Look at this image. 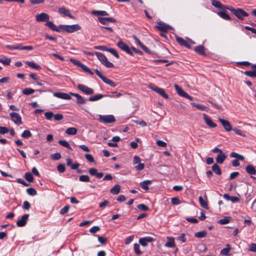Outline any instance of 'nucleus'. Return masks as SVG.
<instances>
[{
  "label": "nucleus",
  "instance_id": "4468645a",
  "mask_svg": "<svg viewBox=\"0 0 256 256\" xmlns=\"http://www.w3.org/2000/svg\"><path fill=\"white\" fill-rule=\"evenodd\" d=\"M156 28L160 31L166 32L170 28V26L165 23L160 22H158V25L156 26Z\"/></svg>",
  "mask_w": 256,
  "mask_h": 256
},
{
  "label": "nucleus",
  "instance_id": "f257e3e1",
  "mask_svg": "<svg viewBox=\"0 0 256 256\" xmlns=\"http://www.w3.org/2000/svg\"><path fill=\"white\" fill-rule=\"evenodd\" d=\"M92 54L96 55L101 63L106 68H111L114 67V64L108 61L106 57L102 53L96 52Z\"/></svg>",
  "mask_w": 256,
  "mask_h": 256
},
{
  "label": "nucleus",
  "instance_id": "f8f14e48",
  "mask_svg": "<svg viewBox=\"0 0 256 256\" xmlns=\"http://www.w3.org/2000/svg\"><path fill=\"white\" fill-rule=\"evenodd\" d=\"M118 46L123 50L124 51L126 52V53L130 54H132V53L130 48V47L128 46V44H125L124 42H123L122 40L119 41L117 44Z\"/></svg>",
  "mask_w": 256,
  "mask_h": 256
},
{
  "label": "nucleus",
  "instance_id": "6e6552de",
  "mask_svg": "<svg viewBox=\"0 0 256 256\" xmlns=\"http://www.w3.org/2000/svg\"><path fill=\"white\" fill-rule=\"evenodd\" d=\"M78 88L82 92L86 95H90L94 93V90L92 88H90L85 85L82 84H78Z\"/></svg>",
  "mask_w": 256,
  "mask_h": 256
},
{
  "label": "nucleus",
  "instance_id": "423d86ee",
  "mask_svg": "<svg viewBox=\"0 0 256 256\" xmlns=\"http://www.w3.org/2000/svg\"><path fill=\"white\" fill-rule=\"evenodd\" d=\"M6 47L10 50H32L34 49V47L32 46H22L20 44L16 45H6Z\"/></svg>",
  "mask_w": 256,
  "mask_h": 256
},
{
  "label": "nucleus",
  "instance_id": "13d9d810",
  "mask_svg": "<svg viewBox=\"0 0 256 256\" xmlns=\"http://www.w3.org/2000/svg\"><path fill=\"white\" fill-rule=\"evenodd\" d=\"M230 222V219L228 217H225L224 218L220 219L218 221V223L221 224H227Z\"/></svg>",
  "mask_w": 256,
  "mask_h": 256
},
{
  "label": "nucleus",
  "instance_id": "052dcab7",
  "mask_svg": "<svg viewBox=\"0 0 256 256\" xmlns=\"http://www.w3.org/2000/svg\"><path fill=\"white\" fill-rule=\"evenodd\" d=\"M100 230V228L98 226H94L92 228H91L89 232L92 234H95L98 231H99Z\"/></svg>",
  "mask_w": 256,
  "mask_h": 256
},
{
  "label": "nucleus",
  "instance_id": "864d4df0",
  "mask_svg": "<svg viewBox=\"0 0 256 256\" xmlns=\"http://www.w3.org/2000/svg\"><path fill=\"white\" fill-rule=\"evenodd\" d=\"M137 208L138 210L143 211H146L148 210L149 209L148 207L147 206L143 204L138 205Z\"/></svg>",
  "mask_w": 256,
  "mask_h": 256
},
{
  "label": "nucleus",
  "instance_id": "a18cd8bd",
  "mask_svg": "<svg viewBox=\"0 0 256 256\" xmlns=\"http://www.w3.org/2000/svg\"><path fill=\"white\" fill-rule=\"evenodd\" d=\"M10 59L8 58H0V62L5 66H9L10 62Z\"/></svg>",
  "mask_w": 256,
  "mask_h": 256
},
{
  "label": "nucleus",
  "instance_id": "0eeeda50",
  "mask_svg": "<svg viewBox=\"0 0 256 256\" xmlns=\"http://www.w3.org/2000/svg\"><path fill=\"white\" fill-rule=\"evenodd\" d=\"M12 120L16 125L19 126L22 124V118L21 116L17 112H12L10 114Z\"/></svg>",
  "mask_w": 256,
  "mask_h": 256
},
{
  "label": "nucleus",
  "instance_id": "58836bf2",
  "mask_svg": "<svg viewBox=\"0 0 256 256\" xmlns=\"http://www.w3.org/2000/svg\"><path fill=\"white\" fill-rule=\"evenodd\" d=\"M78 132V130L75 128H69L66 130V133L68 135H74Z\"/></svg>",
  "mask_w": 256,
  "mask_h": 256
},
{
  "label": "nucleus",
  "instance_id": "4be33fe9",
  "mask_svg": "<svg viewBox=\"0 0 256 256\" xmlns=\"http://www.w3.org/2000/svg\"><path fill=\"white\" fill-rule=\"evenodd\" d=\"M154 91L160 94L164 98L166 99L168 98V96L167 94L164 90L162 88H158V87H154V88H152Z\"/></svg>",
  "mask_w": 256,
  "mask_h": 256
},
{
  "label": "nucleus",
  "instance_id": "ddd939ff",
  "mask_svg": "<svg viewBox=\"0 0 256 256\" xmlns=\"http://www.w3.org/2000/svg\"><path fill=\"white\" fill-rule=\"evenodd\" d=\"M218 120L220 122L224 129L227 132H230L232 130V126L230 122L226 120H224L220 118H218Z\"/></svg>",
  "mask_w": 256,
  "mask_h": 256
},
{
  "label": "nucleus",
  "instance_id": "1a4fd4ad",
  "mask_svg": "<svg viewBox=\"0 0 256 256\" xmlns=\"http://www.w3.org/2000/svg\"><path fill=\"white\" fill-rule=\"evenodd\" d=\"M50 20V16L45 12H42L36 16V20L37 22H46Z\"/></svg>",
  "mask_w": 256,
  "mask_h": 256
},
{
  "label": "nucleus",
  "instance_id": "e2e57ef3",
  "mask_svg": "<svg viewBox=\"0 0 256 256\" xmlns=\"http://www.w3.org/2000/svg\"><path fill=\"white\" fill-rule=\"evenodd\" d=\"M134 236H130L127 237L124 240V244L126 245L129 244L134 240Z\"/></svg>",
  "mask_w": 256,
  "mask_h": 256
},
{
  "label": "nucleus",
  "instance_id": "69168bd1",
  "mask_svg": "<svg viewBox=\"0 0 256 256\" xmlns=\"http://www.w3.org/2000/svg\"><path fill=\"white\" fill-rule=\"evenodd\" d=\"M85 158L86 160L90 162H94V160L93 156L90 154H86L85 155Z\"/></svg>",
  "mask_w": 256,
  "mask_h": 256
},
{
  "label": "nucleus",
  "instance_id": "a878e982",
  "mask_svg": "<svg viewBox=\"0 0 256 256\" xmlns=\"http://www.w3.org/2000/svg\"><path fill=\"white\" fill-rule=\"evenodd\" d=\"M226 158V154L223 152L220 154H218L216 160L218 164H222L224 162V160Z\"/></svg>",
  "mask_w": 256,
  "mask_h": 256
},
{
  "label": "nucleus",
  "instance_id": "aec40b11",
  "mask_svg": "<svg viewBox=\"0 0 256 256\" xmlns=\"http://www.w3.org/2000/svg\"><path fill=\"white\" fill-rule=\"evenodd\" d=\"M44 26H48V28H50L51 30L53 31L60 32V28L59 27L58 28L57 26L55 24H54V22L52 21H49L48 20L47 22H46Z\"/></svg>",
  "mask_w": 256,
  "mask_h": 256
},
{
  "label": "nucleus",
  "instance_id": "5701e85b",
  "mask_svg": "<svg viewBox=\"0 0 256 256\" xmlns=\"http://www.w3.org/2000/svg\"><path fill=\"white\" fill-rule=\"evenodd\" d=\"M166 238L168 240V242L165 244L164 246L167 248H174L176 246L174 238L172 236H167Z\"/></svg>",
  "mask_w": 256,
  "mask_h": 256
},
{
  "label": "nucleus",
  "instance_id": "5fc2aeb1",
  "mask_svg": "<svg viewBox=\"0 0 256 256\" xmlns=\"http://www.w3.org/2000/svg\"><path fill=\"white\" fill-rule=\"evenodd\" d=\"M140 139L138 138H136L135 141L132 142L130 143V146L132 148H136L138 146V142H140Z\"/></svg>",
  "mask_w": 256,
  "mask_h": 256
},
{
  "label": "nucleus",
  "instance_id": "f03ea898",
  "mask_svg": "<svg viewBox=\"0 0 256 256\" xmlns=\"http://www.w3.org/2000/svg\"><path fill=\"white\" fill-rule=\"evenodd\" d=\"M59 28L63 31L68 33L74 32L81 29V26L78 24H74L72 25L61 24Z\"/></svg>",
  "mask_w": 256,
  "mask_h": 256
},
{
  "label": "nucleus",
  "instance_id": "c03bdc74",
  "mask_svg": "<svg viewBox=\"0 0 256 256\" xmlns=\"http://www.w3.org/2000/svg\"><path fill=\"white\" fill-rule=\"evenodd\" d=\"M35 92L32 88H25L22 90V94L24 95L28 96L32 94Z\"/></svg>",
  "mask_w": 256,
  "mask_h": 256
},
{
  "label": "nucleus",
  "instance_id": "79ce46f5",
  "mask_svg": "<svg viewBox=\"0 0 256 256\" xmlns=\"http://www.w3.org/2000/svg\"><path fill=\"white\" fill-rule=\"evenodd\" d=\"M230 156L232 158H237L238 160H244V156L242 155H240L236 152H232L230 154Z\"/></svg>",
  "mask_w": 256,
  "mask_h": 256
},
{
  "label": "nucleus",
  "instance_id": "f704fd0d",
  "mask_svg": "<svg viewBox=\"0 0 256 256\" xmlns=\"http://www.w3.org/2000/svg\"><path fill=\"white\" fill-rule=\"evenodd\" d=\"M174 88L178 95L182 97H184L186 94V92L183 90L178 84H174Z\"/></svg>",
  "mask_w": 256,
  "mask_h": 256
},
{
  "label": "nucleus",
  "instance_id": "393cba45",
  "mask_svg": "<svg viewBox=\"0 0 256 256\" xmlns=\"http://www.w3.org/2000/svg\"><path fill=\"white\" fill-rule=\"evenodd\" d=\"M177 42L181 46H184L185 47L190 48L191 46L188 42L186 41L184 38L180 37L176 38Z\"/></svg>",
  "mask_w": 256,
  "mask_h": 256
},
{
  "label": "nucleus",
  "instance_id": "72a5a7b5",
  "mask_svg": "<svg viewBox=\"0 0 256 256\" xmlns=\"http://www.w3.org/2000/svg\"><path fill=\"white\" fill-rule=\"evenodd\" d=\"M120 190V186L119 184H116L110 190V193L114 194H118Z\"/></svg>",
  "mask_w": 256,
  "mask_h": 256
},
{
  "label": "nucleus",
  "instance_id": "7ed1b4c3",
  "mask_svg": "<svg viewBox=\"0 0 256 256\" xmlns=\"http://www.w3.org/2000/svg\"><path fill=\"white\" fill-rule=\"evenodd\" d=\"M98 120L100 122L104 124L114 123L116 119L113 115H99Z\"/></svg>",
  "mask_w": 256,
  "mask_h": 256
},
{
  "label": "nucleus",
  "instance_id": "39448f33",
  "mask_svg": "<svg viewBox=\"0 0 256 256\" xmlns=\"http://www.w3.org/2000/svg\"><path fill=\"white\" fill-rule=\"evenodd\" d=\"M96 75L106 84L112 87H115L116 84L110 79L104 76L100 71L98 69L95 70Z\"/></svg>",
  "mask_w": 256,
  "mask_h": 256
},
{
  "label": "nucleus",
  "instance_id": "2eb2a0df",
  "mask_svg": "<svg viewBox=\"0 0 256 256\" xmlns=\"http://www.w3.org/2000/svg\"><path fill=\"white\" fill-rule=\"evenodd\" d=\"M98 20L102 24L104 25H106L108 22L115 23L116 22L114 18L108 17H98Z\"/></svg>",
  "mask_w": 256,
  "mask_h": 256
},
{
  "label": "nucleus",
  "instance_id": "338daca9",
  "mask_svg": "<svg viewBox=\"0 0 256 256\" xmlns=\"http://www.w3.org/2000/svg\"><path fill=\"white\" fill-rule=\"evenodd\" d=\"M53 118L56 121H60L63 118V116L62 114H56L54 115Z\"/></svg>",
  "mask_w": 256,
  "mask_h": 256
},
{
  "label": "nucleus",
  "instance_id": "6ab92c4d",
  "mask_svg": "<svg viewBox=\"0 0 256 256\" xmlns=\"http://www.w3.org/2000/svg\"><path fill=\"white\" fill-rule=\"evenodd\" d=\"M70 94L76 98V102L78 104H84L86 103V100L80 95L73 92H70Z\"/></svg>",
  "mask_w": 256,
  "mask_h": 256
},
{
  "label": "nucleus",
  "instance_id": "473e14b6",
  "mask_svg": "<svg viewBox=\"0 0 256 256\" xmlns=\"http://www.w3.org/2000/svg\"><path fill=\"white\" fill-rule=\"evenodd\" d=\"M194 51L201 54V55H205L206 54V50L205 48L202 46H196L194 49Z\"/></svg>",
  "mask_w": 256,
  "mask_h": 256
},
{
  "label": "nucleus",
  "instance_id": "c756f323",
  "mask_svg": "<svg viewBox=\"0 0 256 256\" xmlns=\"http://www.w3.org/2000/svg\"><path fill=\"white\" fill-rule=\"evenodd\" d=\"M216 14L225 20H231L230 16L226 12L225 10L218 12H216Z\"/></svg>",
  "mask_w": 256,
  "mask_h": 256
},
{
  "label": "nucleus",
  "instance_id": "09e8293b",
  "mask_svg": "<svg viewBox=\"0 0 256 256\" xmlns=\"http://www.w3.org/2000/svg\"><path fill=\"white\" fill-rule=\"evenodd\" d=\"M108 52H110V54H112L117 58H119L120 56H119L118 52L115 49H114L113 48H108Z\"/></svg>",
  "mask_w": 256,
  "mask_h": 256
},
{
  "label": "nucleus",
  "instance_id": "bf43d9fd",
  "mask_svg": "<svg viewBox=\"0 0 256 256\" xmlns=\"http://www.w3.org/2000/svg\"><path fill=\"white\" fill-rule=\"evenodd\" d=\"M50 157L53 160H58L61 158V154L58 152H56L52 154Z\"/></svg>",
  "mask_w": 256,
  "mask_h": 256
},
{
  "label": "nucleus",
  "instance_id": "a19ab883",
  "mask_svg": "<svg viewBox=\"0 0 256 256\" xmlns=\"http://www.w3.org/2000/svg\"><path fill=\"white\" fill-rule=\"evenodd\" d=\"M58 143L60 144L62 146L66 148L72 150V148L71 146H70V144L65 140H59Z\"/></svg>",
  "mask_w": 256,
  "mask_h": 256
},
{
  "label": "nucleus",
  "instance_id": "a211bd4d",
  "mask_svg": "<svg viewBox=\"0 0 256 256\" xmlns=\"http://www.w3.org/2000/svg\"><path fill=\"white\" fill-rule=\"evenodd\" d=\"M70 95V94H68L66 93L60 92H57L54 93V96L58 98H62V99H64V100H67L71 99V96Z\"/></svg>",
  "mask_w": 256,
  "mask_h": 256
},
{
  "label": "nucleus",
  "instance_id": "9d476101",
  "mask_svg": "<svg viewBox=\"0 0 256 256\" xmlns=\"http://www.w3.org/2000/svg\"><path fill=\"white\" fill-rule=\"evenodd\" d=\"M233 14L240 20H243L244 17L248 16V14L246 12L240 8H237Z\"/></svg>",
  "mask_w": 256,
  "mask_h": 256
},
{
  "label": "nucleus",
  "instance_id": "7c9ffc66",
  "mask_svg": "<svg viewBox=\"0 0 256 256\" xmlns=\"http://www.w3.org/2000/svg\"><path fill=\"white\" fill-rule=\"evenodd\" d=\"M26 63L28 66L36 70H39L42 69V67L40 65L37 64L33 61H27Z\"/></svg>",
  "mask_w": 256,
  "mask_h": 256
},
{
  "label": "nucleus",
  "instance_id": "c9c22d12",
  "mask_svg": "<svg viewBox=\"0 0 256 256\" xmlns=\"http://www.w3.org/2000/svg\"><path fill=\"white\" fill-rule=\"evenodd\" d=\"M92 14L95 16H106L108 15V14L104 10H94L92 12Z\"/></svg>",
  "mask_w": 256,
  "mask_h": 256
},
{
  "label": "nucleus",
  "instance_id": "37998d69",
  "mask_svg": "<svg viewBox=\"0 0 256 256\" xmlns=\"http://www.w3.org/2000/svg\"><path fill=\"white\" fill-rule=\"evenodd\" d=\"M198 200L202 206L206 209L208 208V205L206 201L205 200L202 196H200L199 197Z\"/></svg>",
  "mask_w": 256,
  "mask_h": 256
},
{
  "label": "nucleus",
  "instance_id": "dca6fc26",
  "mask_svg": "<svg viewBox=\"0 0 256 256\" xmlns=\"http://www.w3.org/2000/svg\"><path fill=\"white\" fill-rule=\"evenodd\" d=\"M28 217V214H24L21 218L16 222V225L19 227L24 226L26 224Z\"/></svg>",
  "mask_w": 256,
  "mask_h": 256
},
{
  "label": "nucleus",
  "instance_id": "603ef678",
  "mask_svg": "<svg viewBox=\"0 0 256 256\" xmlns=\"http://www.w3.org/2000/svg\"><path fill=\"white\" fill-rule=\"evenodd\" d=\"M206 235V231H201L196 232L194 234V236L198 238H204Z\"/></svg>",
  "mask_w": 256,
  "mask_h": 256
},
{
  "label": "nucleus",
  "instance_id": "ea45409f",
  "mask_svg": "<svg viewBox=\"0 0 256 256\" xmlns=\"http://www.w3.org/2000/svg\"><path fill=\"white\" fill-rule=\"evenodd\" d=\"M212 170L213 172L218 175H220L222 174L220 166L215 164L212 166Z\"/></svg>",
  "mask_w": 256,
  "mask_h": 256
},
{
  "label": "nucleus",
  "instance_id": "20e7f679",
  "mask_svg": "<svg viewBox=\"0 0 256 256\" xmlns=\"http://www.w3.org/2000/svg\"><path fill=\"white\" fill-rule=\"evenodd\" d=\"M70 60L74 65L80 67L84 72L88 73L90 75L94 74V72L88 66L82 64L80 60L72 58H71Z\"/></svg>",
  "mask_w": 256,
  "mask_h": 256
},
{
  "label": "nucleus",
  "instance_id": "e433bc0d",
  "mask_svg": "<svg viewBox=\"0 0 256 256\" xmlns=\"http://www.w3.org/2000/svg\"><path fill=\"white\" fill-rule=\"evenodd\" d=\"M104 97V95H103L102 94H98L90 96L88 98V100L91 101V102L96 101V100H98L103 98Z\"/></svg>",
  "mask_w": 256,
  "mask_h": 256
},
{
  "label": "nucleus",
  "instance_id": "9b49d317",
  "mask_svg": "<svg viewBox=\"0 0 256 256\" xmlns=\"http://www.w3.org/2000/svg\"><path fill=\"white\" fill-rule=\"evenodd\" d=\"M202 116L204 122L208 127L210 128L216 127V124L213 122L211 118L208 115L204 114H202Z\"/></svg>",
  "mask_w": 256,
  "mask_h": 256
},
{
  "label": "nucleus",
  "instance_id": "f3484780",
  "mask_svg": "<svg viewBox=\"0 0 256 256\" xmlns=\"http://www.w3.org/2000/svg\"><path fill=\"white\" fill-rule=\"evenodd\" d=\"M66 165L70 167L72 170H76L79 168L80 164L78 162L73 163L72 159L67 158L66 159Z\"/></svg>",
  "mask_w": 256,
  "mask_h": 256
},
{
  "label": "nucleus",
  "instance_id": "4c0bfd02",
  "mask_svg": "<svg viewBox=\"0 0 256 256\" xmlns=\"http://www.w3.org/2000/svg\"><path fill=\"white\" fill-rule=\"evenodd\" d=\"M191 104L193 106L196 108L198 110H206V111L208 110L207 107L206 106L204 105L200 104H197V103H196V102H192Z\"/></svg>",
  "mask_w": 256,
  "mask_h": 256
},
{
  "label": "nucleus",
  "instance_id": "49530a36",
  "mask_svg": "<svg viewBox=\"0 0 256 256\" xmlns=\"http://www.w3.org/2000/svg\"><path fill=\"white\" fill-rule=\"evenodd\" d=\"M32 134L29 130H25L21 134V136L24 138H28L32 136Z\"/></svg>",
  "mask_w": 256,
  "mask_h": 256
},
{
  "label": "nucleus",
  "instance_id": "3c124183",
  "mask_svg": "<svg viewBox=\"0 0 256 256\" xmlns=\"http://www.w3.org/2000/svg\"><path fill=\"white\" fill-rule=\"evenodd\" d=\"M79 180L82 182H88L90 180V178L88 175H82L80 176Z\"/></svg>",
  "mask_w": 256,
  "mask_h": 256
},
{
  "label": "nucleus",
  "instance_id": "0e129e2a",
  "mask_svg": "<svg viewBox=\"0 0 256 256\" xmlns=\"http://www.w3.org/2000/svg\"><path fill=\"white\" fill-rule=\"evenodd\" d=\"M144 168V164L143 163L138 164V165L135 166V168L138 171L142 170Z\"/></svg>",
  "mask_w": 256,
  "mask_h": 256
},
{
  "label": "nucleus",
  "instance_id": "b1692460",
  "mask_svg": "<svg viewBox=\"0 0 256 256\" xmlns=\"http://www.w3.org/2000/svg\"><path fill=\"white\" fill-rule=\"evenodd\" d=\"M212 4L220 10H224V6L218 0H212Z\"/></svg>",
  "mask_w": 256,
  "mask_h": 256
},
{
  "label": "nucleus",
  "instance_id": "2f4dec72",
  "mask_svg": "<svg viewBox=\"0 0 256 256\" xmlns=\"http://www.w3.org/2000/svg\"><path fill=\"white\" fill-rule=\"evenodd\" d=\"M252 67L256 69L252 70L246 71L244 72V74L251 78H256V64H252Z\"/></svg>",
  "mask_w": 256,
  "mask_h": 256
},
{
  "label": "nucleus",
  "instance_id": "8fccbe9b",
  "mask_svg": "<svg viewBox=\"0 0 256 256\" xmlns=\"http://www.w3.org/2000/svg\"><path fill=\"white\" fill-rule=\"evenodd\" d=\"M26 192L29 195L32 196H36L37 194L36 190L32 188H27Z\"/></svg>",
  "mask_w": 256,
  "mask_h": 256
},
{
  "label": "nucleus",
  "instance_id": "680f3d73",
  "mask_svg": "<svg viewBox=\"0 0 256 256\" xmlns=\"http://www.w3.org/2000/svg\"><path fill=\"white\" fill-rule=\"evenodd\" d=\"M58 170L60 173L64 172L65 170V166L64 164H59L57 166Z\"/></svg>",
  "mask_w": 256,
  "mask_h": 256
},
{
  "label": "nucleus",
  "instance_id": "4d7b16f0",
  "mask_svg": "<svg viewBox=\"0 0 256 256\" xmlns=\"http://www.w3.org/2000/svg\"><path fill=\"white\" fill-rule=\"evenodd\" d=\"M44 116L48 120H52L54 114L52 112H46L44 113Z\"/></svg>",
  "mask_w": 256,
  "mask_h": 256
},
{
  "label": "nucleus",
  "instance_id": "de8ad7c7",
  "mask_svg": "<svg viewBox=\"0 0 256 256\" xmlns=\"http://www.w3.org/2000/svg\"><path fill=\"white\" fill-rule=\"evenodd\" d=\"M24 178L28 182H32L34 178L32 174L30 172H26L24 174Z\"/></svg>",
  "mask_w": 256,
  "mask_h": 256
},
{
  "label": "nucleus",
  "instance_id": "c85d7f7f",
  "mask_svg": "<svg viewBox=\"0 0 256 256\" xmlns=\"http://www.w3.org/2000/svg\"><path fill=\"white\" fill-rule=\"evenodd\" d=\"M232 248L230 244L226 245V248H222L220 252V254L222 256H228L229 255V252L231 250Z\"/></svg>",
  "mask_w": 256,
  "mask_h": 256
},
{
  "label": "nucleus",
  "instance_id": "bb28decb",
  "mask_svg": "<svg viewBox=\"0 0 256 256\" xmlns=\"http://www.w3.org/2000/svg\"><path fill=\"white\" fill-rule=\"evenodd\" d=\"M152 184V181L150 180H146L140 182V187L145 190H149V186Z\"/></svg>",
  "mask_w": 256,
  "mask_h": 256
},
{
  "label": "nucleus",
  "instance_id": "412c9836",
  "mask_svg": "<svg viewBox=\"0 0 256 256\" xmlns=\"http://www.w3.org/2000/svg\"><path fill=\"white\" fill-rule=\"evenodd\" d=\"M58 12L64 16H66L70 18H73V16L71 14L70 11L64 6L60 8L58 10Z\"/></svg>",
  "mask_w": 256,
  "mask_h": 256
},
{
  "label": "nucleus",
  "instance_id": "6e6d98bb",
  "mask_svg": "<svg viewBox=\"0 0 256 256\" xmlns=\"http://www.w3.org/2000/svg\"><path fill=\"white\" fill-rule=\"evenodd\" d=\"M134 250L136 254L140 255L142 254V252L140 250V245L138 244H134Z\"/></svg>",
  "mask_w": 256,
  "mask_h": 256
},
{
  "label": "nucleus",
  "instance_id": "cd10ccee",
  "mask_svg": "<svg viewBox=\"0 0 256 256\" xmlns=\"http://www.w3.org/2000/svg\"><path fill=\"white\" fill-rule=\"evenodd\" d=\"M246 172L250 175L252 176L256 174V170L252 165L248 164L246 166Z\"/></svg>",
  "mask_w": 256,
  "mask_h": 256
},
{
  "label": "nucleus",
  "instance_id": "774afa93",
  "mask_svg": "<svg viewBox=\"0 0 256 256\" xmlns=\"http://www.w3.org/2000/svg\"><path fill=\"white\" fill-rule=\"evenodd\" d=\"M186 234H182L180 236L177 238V240L180 241L182 242H186V239L185 237Z\"/></svg>",
  "mask_w": 256,
  "mask_h": 256
}]
</instances>
